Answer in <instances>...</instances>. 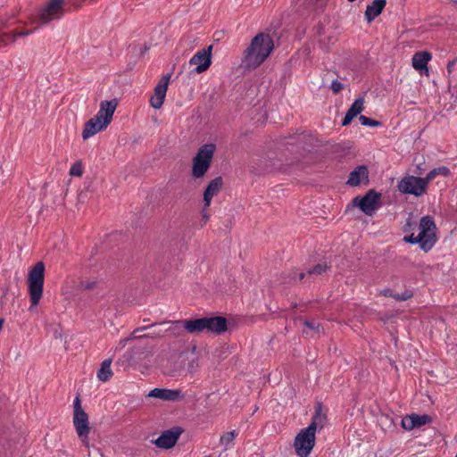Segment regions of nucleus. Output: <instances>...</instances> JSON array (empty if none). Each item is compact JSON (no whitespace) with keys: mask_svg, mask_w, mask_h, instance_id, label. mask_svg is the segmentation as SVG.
<instances>
[{"mask_svg":"<svg viewBox=\"0 0 457 457\" xmlns=\"http://www.w3.org/2000/svg\"><path fill=\"white\" fill-rule=\"evenodd\" d=\"M129 338H124V339L120 340V342H119V345H120L121 348H123V347L127 345V343H128V341H129Z\"/></svg>","mask_w":457,"mask_h":457,"instance_id":"a19ab883","label":"nucleus"},{"mask_svg":"<svg viewBox=\"0 0 457 457\" xmlns=\"http://www.w3.org/2000/svg\"><path fill=\"white\" fill-rule=\"evenodd\" d=\"M326 422L327 416L322 412L321 405L319 403L316 407L312 420L307 428H312L311 430L316 433L318 429H321L325 426Z\"/></svg>","mask_w":457,"mask_h":457,"instance_id":"b1692460","label":"nucleus"},{"mask_svg":"<svg viewBox=\"0 0 457 457\" xmlns=\"http://www.w3.org/2000/svg\"><path fill=\"white\" fill-rule=\"evenodd\" d=\"M73 413H80V412H86L82 407H81V403H80V399H79V396H76L75 400H74V403H73Z\"/></svg>","mask_w":457,"mask_h":457,"instance_id":"f704fd0d","label":"nucleus"},{"mask_svg":"<svg viewBox=\"0 0 457 457\" xmlns=\"http://www.w3.org/2000/svg\"><path fill=\"white\" fill-rule=\"evenodd\" d=\"M386 0H374L370 5L367 6L365 11V18L370 22L378 17L386 6Z\"/></svg>","mask_w":457,"mask_h":457,"instance_id":"4be33fe9","label":"nucleus"},{"mask_svg":"<svg viewBox=\"0 0 457 457\" xmlns=\"http://www.w3.org/2000/svg\"><path fill=\"white\" fill-rule=\"evenodd\" d=\"M273 48L274 42L269 34H257L245 50L242 64L248 70L256 69L270 56Z\"/></svg>","mask_w":457,"mask_h":457,"instance_id":"f257e3e1","label":"nucleus"},{"mask_svg":"<svg viewBox=\"0 0 457 457\" xmlns=\"http://www.w3.org/2000/svg\"><path fill=\"white\" fill-rule=\"evenodd\" d=\"M411 296H412V293L406 290L403 294H395L394 295V299L398 300V301H406V300L410 299Z\"/></svg>","mask_w":457,"mask_h":457,"instance_id":"72a5a7b5","label":"nucleus"},{"mask_svg":"<svg viewBox=\"0 0 457 457\" xmlns=\"http://www.w3.org/2000/svg\"><path fill=\"white\" fill-rule=\"evenodd\" d=\"M107 127V125H104L101 120L94 117L86 122L82 131V137L84 140H87L98 132L104 130Z\"/></svg>","mask_w":457,"mask_h":457,"instance_id":"a211bd4d","label":"nucleus"},{"mask_svg":"<svg viewBox=\"0 0 457 457\" xmlns=\"http://www.w3.org/2000/svg\"><path fill=\"white\" fill-rule=\"evenodd\" d=\"M380 295L386 297H392L394 298V294H392L391 290L389 288H385L380 291Z\"/></svg>","mask_w":457,"mask_h":457,"instance_id":"4c0bfd02","label":"nucleus"},{"mask_svg":"<svg viewBox=\"0 0 457 457\" xmlns=\"http://www.w3.org/2000/svg\"><path fill=\"white\" fill-rule=\"evenodd\" d=\"M203 216L204 219H206V220L208 219V216L205 213H203Z\"/></svg>","mask_w":457,"mask_h":457,"instance_id":"37998d69","label":"nucleus"},{"mask_svg":"<svg viewBox=\"0 0 457 457\" xmlns=\"http://www.w3.org/2000/svg\"><path fill=\"white\" fill-rule=\"evenodd\" d=\"M96 283L90 281H82L80 282L79 287L81 289L89 290L95 287Z\"/></svg>","mask_w":457,"mask_h":457,"instance_id":"e433bc0d","label":"nucleus"},{"mask_svg":"<svg viewBox=\"0 0 457 457\" xmlns=\"http://www.w3.org/2000/svg\"><path fill=\"white\" fill-rule=\"evenodd\" d=\"M79 6L77 0H49L45 6L39 9L37 19L41 25H46L54 20L61 19L66 12L65 5Z\"/></svg>","mask_w":457,"mask_h":457,"instance_id":"7ed1b4c3","label":"nucleus"},{"mask_svg":"<svg viewBox=\"0 0 457 457\" xmlns=\"http://www.w3.org/2000/svg\"><path fill=\"white\" fill-rule=\"evenodd\" d=\"M237 435L238 432L236 430L226 432L220 436V444L223 445L224 448L227 450L229 447V445L234 441Z\"/></svg>","mask_w":457,"mask_h":457,"instance_id":"c85d7f7f","label":"nucleus"},{"mask_svg":"<svg viewBox=\"0 0 457 457\" xmlns=\"http://www.w3.org/2000/svg\"><path fill=\"white\" fill-rule=\"evenodd\" d=\"M212 46H209L196 52L189 60V64L195 66V71L198 74L203 73L212 64Z\"/></svg>","mask_w":457,"mask_h":457,"instance_id":"9d476101","label":"nucleus"},{"mask_svg":"<svg viewBox=\"0 0 457 457\" xmlns=\"http://www.w3.org/2000/svg\"><path fill=\"white\" fill-rule=\"evenodd\" d=\"M180 434L181 430L179 428H174L173 429L166 430L154 440V444L159 448L170 449L175 445Z\"/></svg>","mask_w":457,"mask_h":457,"instance_id":"ddd939ff","label":"nucleus"},{"mask_svg":"<svg viewBox=\"0 0 457 457\" xmlns=\"http://www.w3.org/2000/svg\"><path fill=\"white\" fill-rule=\"evenodd\" d=\"M363 181H368V169L366 166L361 165L358 166L350 173L347 184L352 187H356Z\"/></svg>","mask_w":457,"mask_h":457,"instance_id":"aec40b11","label":"nucleus"},{"mask_svg":"<svg viewBox=\"0 0 457 457\" xmlns=\"http://www.w3.org/2000/svg\"><path fill=\"white\" fill-rule=\"evenodd\" d=\"M112 359H105L102 363L101 367L97 371V378L102 382L108 381L113 375L111 369Z\"/></svg>","mask_w":457,"mask_h":457,"instance_id":"393cba45","label":"nucleus"},{"mask_svg":"<svg viewBox=\"0 0 457 457\" xmlns=\"http://www.w3.org/2000/svg\"><path fill=\"white\" fill-rule=\"evenodd\" d=\"M184 328L188 333L206 332V318L185 320Z\"/></svg>","mask_w":457,"mask_h":457,"instance_id":"5701e85b","label":"nucleus"},{"mask_svg":"<svg viewBox=\"0 0 457 457\" xmlns=\"http://www.w3.org/2000/svg\"><path fill=\"white\" fill-rule=\"evenodd\" d=\"M436 224L432 217L424 216L421 218L417 236L413 234L404 237L403 240L411 244H419L420 249L425 252L429 251L436 244L437 238L436 236Z\"/></svg>","mask_w":457,"mask_h":457,"instance_id":"f03ea898","label":"nucleus"},{"mask_svg":"<svg viewBox=\"0 0 457 457\" xmlns=\"http://www.w3.org/2000/svg\"><path fill=\"white\" fill-rule=\"evenodd\" d=\"M118 106V101L112 99L110 101H102L99 105V111L95 116L97 120H101L104 125H109Z\"/></svg>","mask_w":457,"mask_h":457,"instance_id":"f8f14e48","label":"nucleus"},{"mask_svg":"<svg viewBox=\"0 0 457 457\" xmlns=\"http://www.w3.org/2000/svg\"><path fill=\"white\" fill-rule=\"evenodd\" d=\"M334 94L339 93L343 88V84L338 80H333L330 86Z\"/></svg>","mask_w":457,"mask_h":457,"instance_id":"c9c22d12","label":"nucleus"},{"mask_svg":"<svg viewBox=\"0 0 457 457\" xmlns=\"http://www.w3.org/2000/svg\"><path fill=\"white\" fill-rule=\"evenodd\" d=\"M33 30H26L14 33L0 32V47L5 46L9 42H13L18 37L29 36Z\"/></svg>","mask_w":457,"mask_h":457,"instance_id":"a878e982","label":"nucleus"},{"mask_svg":"<svg viewBox=\"0 0 457 457\" xmlns=\"http://www.w3.org/2000/svg\"><path fill=\"white\" fill-rule=\"evenodd\" d=\"M163 102H164V100H162L161 98L156 97L154 96H153L150 98V104L154 109H160L162 106Z\"/></svg>","mask_w":457,"mask_h":457,"instance_id":"473e14b6","label":"nucleus"},{"mask_svg":"<svg viewBox=\"0 0 457 457\" xmlns=\"http://www.w3.org/2000/svg\"><path fill=\"white\" fill-rule=\"evenodd\" d=\"M364 100L363 98L356 99L348 109L345 118L342 120V125L346 126L351 123L353 118L359 115L364 109L363 107Z\"/></svg>","mask_w":457,"mask_h":457,"instance_id":"412c9836","label":"nucleus"},{"mask_svg":"<svg viewBox=\"0 0 457 457\" xmlns=\"http://www.w3.org/2000/svg\"><path fill=\"white\" fill-rule=\"evenodd\" d=\"M427 186L428 182L425 178L407 176L399 181L397 187L403 194L420 196L425 193Z\"/></svg>","mask_w":457,"mask_h":457,"instance_id":"0eeeda50","label":"nucleus"},{"mask_svg":"<svg viewBox=\"0 0 457 457\" xmlns=\"http://www.w3.org/2000/svg\"><path fill=\"white\" fill-rule=\"evenodd\" d=\"M311 429L303 428L295 437L294 448L299 457H308L315 445L316 433Z\"/></svg>","mask_w":457,"mask_h":457,"instance_id":"423d86ee","label":"nucleus"},{"mask_svg":"<svg viewBox=\"0 0 457 457\" xmlns=\"http://www.w3.org/2000/svg\"><path fill=\"white\" fill-rule=\"evenodd\" d=\"M206 318V332L220 334L227 330V320L221 316L205 317Z\"/></svg>","mask_w":457,"mask_h":457,"instance_id":"6ab92c4d","label":"nucleus"},{"mask_svg":"<svg viewBox=\"0 0 457 457\" xmlns=\"http://www.w3.org/2000/svg\"><path fill=\"white\" fill-rule=\"evenodd\" d=\"M450 170L445 166H440L430 170L425 177L428 184L432 181L436 176L448 177Z\"/></svg>","mask_w":457,"mask_h":457,"instance_id":"cd10ccee","label":"nucleus"},{"mask_svg":"<svg viewBox=\"0 0 457 457\" xmlns=\"http://www.w3.org/2000/svg\"><path fill=\"white\" fill-rule=\"evenodd\" d=\"M45 265L42 262H37L28 274V289L32 306H37L42 298Z\"/></svg>","mask_w":457,"mask_h":457,"instance_id":"20e7f679","label":"nucleus"},{"mask_svg":"<svg viewBox=\"0 0 457 457\" xmlns=\"http://www.w3.org/2000/svg\"><path fill=\"white\" fill-rule=\"evenodd\" d=\"M222 187V179L217 177L213 179L207 186L204 192V208H208L211 204L212 199L216 195Z\"/></svg>","mask_w":457,"mask_h":457,"instance_id":"f3484780","label":"nucleus"},{"mask_svg":"<svg viewBox=\"0 0 457 457\" xmlns=\"http://www.w3.org/2000/svg\"><path fill=\"white\" fill-rule=\"evenodd\" d=\"M118 106V101L112 99L110 101H102L99 105V111L95 116L97 120H101L104 125H109Z\"/></svg>","mask_w":457,"mask_h":457,"instance_id":"9b49d317","label":"nucleus"},{"mask_svg":"<svg viewBox=\"0 0 457 457\" xmlns=\"http://www.w3.org/2000/svg\"><path fill=\"white\" fill-rule=\"evenodd\" d=\"M430 421H431V418H430V416H428L427 414H422V415L411 414V415H407V416L403 417L401 424H402V427L405 430L410 431L416 428H420L423 425H426V424L429 423Z\"/></svg>","mask_w":457,"mask_h":457,"instance_id":"2eb2a0df","label":"nucleus"},{"mask_svg":"<svg viewBox=\"0 0 457 457\" xmlns=\"http://www.w3.org/2000/svg\"><path fill=\"white\" fill-rule=\"evenodd\" d=\"M380 195L374 190H369L362 197L353 198V205L358 206L366 215L371 216L380 206Z\"/></svg>","mask_w":457,"mask_h":457,"instance_id":"6e6552de","label":"nucleus"},{"mask_svg":"<svg viewBox=\"0 0 457 457\" xmlns=\"http://www.w3.org/2000/svg\"><path fill=\"white\" fill-rule=\"evenodd\" d=\"M455 63H456V60H453V61H450L448 63H447V72L450 74L454 70V66H455Z\"/></svg>","mask_w":457,"mask_h":457,"instance_id":"58836bf2","label":"nucleus"},{"mask_svg":"<svg viewBox=\"0 0 457 457\" xmlns=\"http://www.w3.org/2000/svg\"><path fill=\"white\" fill-rule=\"evenodd\" d=\"M431 54L427 51L418 52L414 54L412 56V67L416 71L421 73L425 71L426 75H428V63L431 60Z\"/></svg>","mask_w":457,"mask_h":457,"instance_id":"dca6fc26","label":"nucleus"},{"mask_svg":"<svg viewBox=\"0 0 457 457\" xmlns=\"http://www.w3.org/2000/svg\"><path fill=\"white\" fill-rule=\"evenodd\" d=\"M170 79V74H166L160 79V81L158 82L154 88V96L159 97L162 100L165 99Z\"/></svg>","mask_w":457,"mask_h":457,"instance_id":"bb28decb","label":"nucleus"},{"mask_svg":"<svg viewBox=\"0 0 457 457\" xmlns=\"http://www.w3.org/2000/svg\"><path fill=\"white\" fill-rule=\"evenodd\" d=\"M359 120L361 125L369 126V127H378L380 125V122L372 119H370L366 116L361 115Z\"/></svg>","mask_w":457,"mask_h":457,"instance_id":"7c9ffc66","label":"nucleus"},{"mask_svg":"<svg viewBox=\"0 0 457 457\" xmlns=\"http://www.w3.org/2000/svg\"><path fill=\"white\" fill-rule=\"evenodd\" d=\"M328 269V266L325 263H319L312 269L307 271L309 276H319L324 273Z\"/></svg>","mask_w":457,"mask_h":457,"instance_id":"c756f323","label":"nucleus"},{"mask_svg":"<svg viewBox=\"0 0 457 457\" xmlns=\"http://www.w3.org/2000/svg\"><path fill=\"white\" fill-rule=\"evenodd\" d=\"M306 274H307V273L300 272V273L298 274L299 280L303 279V278L306 276Z\"/></svg>","mask_w":457,"mask_h":457,"instance_id":"79ce46f5","label":"nucleus"},{"mask_svg":"<svg viewBox=\"0 0 457 457\" xmlns=\"http://www.w3.org/2000/svg\"><path fill=\"white\" fill-rule=\"evenodd\" d=\"M215 144L209 143L203 145L193 158L192 176L195 179L203 178L209 170L214 153Z\"/></svg>","mask_w":457,"mask_h":457,"instance_id":"39448f33","label":"nucleus"},{"mask_svg":"<svg viewBox=\"0 0 457 457\" xmlns=\"http://www.w3.org/2000/svg\"><path fill=\"white\" fill-rule=\"evenodd\" d=\"M82 173H83V170H82L80 163H79V162L73 164L70 170V174L71 176L80 177L82 175Z\"/></svg>","mask_w":457,"mask_h":457,"instance_id":"2f4dec72","label":"nucleus"},{"mask_svg":"<svg viewBox=\"0 0 457 457\" xmlns=\"http://www.w3.org/2000/svg\"><path fill=\"white\" fill-rule=\"evenodd\" d=\"M147 396L172 402L183 399L184 397L181 390L168 388H154L148 393Z\"/></svg>","mask_w":457,"mask_h":457,"instance_id":"4468645a","label":"nucleus"},{"mask_svg":"<svg viewBox=\"0 0 457 457\" xmlns=\"http://www.w3.org/2000/svg\"><path fill=\"white\" fill-rule=\"evenodd\" d=\"M303 324H304L306 327H308V328H312V329H317V330H319V327H320V325H319V324L315 325V324L311 323V322H309V321H304V322H303Z\"/></svg>","mask_w":457,"mask_h":457,"instance_id":"ea45409f","label":"nucleus"},{"mask_svg":"<svg viewBox=\"0 0 457 457\" xmlns=\"http://www.w3.org/2000/svg\"><path fill=\"white\" fill-rule=\"evenodd\" d=\"M73 426L78 437L86 447H89L88 435L91 431L88 415L86 412L73 413Z\"/></svg>","mask_w":457,"mask_h":457,"instance_id":"1a4fd4ad","label":"nucleus"}]
</instances>
